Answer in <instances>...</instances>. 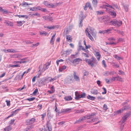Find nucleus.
Segmentation results:
<instances>
[{"label":"nucleus","instance_id":"f257e3e1","mask_svg":"<svg viewBox=\"0 0 131 131\" xmlns=\"http://www.w3.org/2000/svg\"><path fill=\"white\" fill-rule=\"evenodd\" d=\"M51 63L50 62H48L46 63L45 64H44L43 66L42 64H40L39 67V70L38 72L37 77L39 78L41 75V73L45 71L49 67V66Z\"/></svg>","mask_w":131,"mask_h":131},{"label":"nucleus","instance_id":"f03ea898","mask_svg":"<svg viewBox=\"0 0 131 131\" xmlns=\"http://www.w3.org/2000/svg\"><path fill=\"white\" fill-rule=\"evenodd\" d=\"M131 114V112H129L126 113L122 117L121 120L119 122L121 123L120 128L121 130L123 129L124 126V123L126 120V118L129 117Z\"/></svg>","mask_w":131,"mask_h":131},{"label":"nucleus","instance_id":"7ed1b4c3","mask_svg":"<svg viewBox=\"0 0 131 131\" xmlns=\"http://www.w3.org/2000/svg\"><path fill=\"white\" fill-rule=\"evenodd\" d=\"M85 62L87 63L89 65L92 67L96 66L97 64V62L96 59L93 57H92L90 59H85Z\"/></svg>","mask_w":131,"mask_h":131},{"label":"nucleus","instance_id":"20e7f679","mask_svg":"<svg viewBox=\"0 0 131 131\" xmlns=\"http://www.w3.org/2000/svg\"><path fill=\"white\" fill-rule=\"evenodd\" d=\"M95 115L94 113H91L90 116L87 117V122L89 123L97 121L98 118L94 117V116Z\"/></svg>","mask_w":131,"mask_h":131},{"label":"nucleus","instance_id":"39448f33","mask_svg":"<svg viewBox=\"0 0 131 131\" xmlns=\"http://www.w3.org/2000/svg\"><path fill=\"white\" fill-rule=\"evenodd\" d=\"M128 101L126 100L125 102L122 104L123 107L122 108H121L116 111L117 114H119L122 112L124 110L129 109V107L127 105V103Z\"/></svg>","mask_w":131,"mask_h":131},{"label":"nucleus","instance_id":"423d86ee","mask_svg":"<svg viewBox=\"0 0 131 131\" xmlns=\"http://www.w3.org/2000/svg\"><path fill=\"white\" fill-rule=\"evenodd\" d=\"M110 24L113 26H117L118 27L120 26L122 24V21L120 20H117L114 19L111 20L110 22Z\"/></svg>","mask_w":131,"mask_h":131},{"label":"nucleus","instance_id":"0eeeda50","mask_svg":"<svg viewBox=\"0 0 131 131\" xmlns=\"http://www.w3.org/2000/svg\"><path fill=\"white\" fill-rule=\"evenodd\" d=\"M35 121L36 119L34 118H33L27 119L26 122L27 125H30L33 124Z\"/></svg>","mask_w":131,"mask_h":131},{"label":"nucleus","instance_id":"6e6552de","mask_svg":"<svg viewBox=\"0 0 131 131\" xmlns=\"http://www.w3.org/2000/svg\"><path fill=\"white\" fill-rule=\"evenodd\" d=\"M51 127L49 122H48L46 124V127L44 129V131H52Z\"/></svg>","mask_w":131,"mask_h":131},{"label":"nucleus","instance_id":"1a4fd4ad","mask_svg":"<svg viewBox=\"0 0 131 131\" xmlns=\"http://www.w3.org/2000/svg\"><path fill=\"white\" fill-rule=\"evenodd\" d=\"M85 32L86 33V36L88 37L92 41L94 40V39L93 37L90 34L88 31V28H86L85 29Z\"/></svg>","mask_w":131,"mask_h":131},{"label":"nucleus","instance_id":"9d476101","mask_svg":"<svg viewBox=\"0 0 131 131\" xmlns=\"http://www.w3.org/2000/svg\"><path fill=\"white\" fill-rule=\"evenodd\" d=\"M20 110V108L17 109L14 111H13L11 113V114L9 115L8 117H7V118H8L10 117L13 116L14 115H15L17 114L18 111Z\"/></svg>","mask_w":131,"mask_h":131},{"label":"nucleus","instance_id":"9b49d317","mask_svg":"<svg viewBox=\"0 0 131 131\" xmlns=\"http://www.w3.org/2000/svg\"><path fill=\"white\" fill-rule=\"evenodd\" d=\"M73 76L74 79L76 81H80V79L78 75L74 71L73 72Z\"/></svg>","mask_w":131,"mask_h":131},{"label":"nucleus","instance_id":"f8f14e48","mask_svg":"<svg viewBox=\"0 0 131 131\" xmlns=\"http://www.w3.org/2000/svg\"><path fill=\"white\" fill-rule=\"evenodd\" d=\"M3 51H4L5 52H7L12 53H15L17 52V51L13 49H8L7 50H3Z\"/></svg>","mask_w":131,"mask_h":131},{"label":"nucleus","instance_id":"ddd939ff","mask_svg":"<svg viewBox=\"0 0 131 131\" xmlns=\"http://www.w3.org/2000/svg\"><path fill=\"white\" fill-rule=\"evenodd\" d=\"M21 56H22L21 54H17L10 55L9 56V57L11 58H20L21 57Z\"/></svg>","mask_w":131,"mask_h":131},{"label":"nucleus","instance_id":"4468645a","mask_svg":"<svg viewBox=\"0 0 131 131\" xmlns=\"http://www.w3.org/2000/svg\"><path fill=\"white\" fill-rule=\"evenodd\" d=\"M72 108H67L66 109H62L61 110V112L62 113H67L71 112Z\"/></svg>","mask_w":131,"mask_h":131},{"label":"nucleus","instance_id":"2eb2a0df","mask_svg":"<svg viewBox=\"0 0 131 131\" xmlns=\"http://www.w3.org/2000/svg\"><path fill=\"white\" fill-rule=\"evenodd\" d=\"M86 119V117L85 116L82 117L80 118L78 120H77L75 122L74 124L76 123H79L83 121L85 119Z\"/></svg>","mask_w":131,"mask_h":131},{"label":"nucleus","instance_id":"dca6fc26","mask_svg":"<svg viewBox=\"0 0 131 131\" xmlns=\"http://www.w3.org/2000/svg\"><path fill=\"white\" fill-rule=\"evenodd\" d=\"M56 34H54L51 37L50 42V44L52 45H53L55 39Z\"/></svg>","mask_w":131,"mask_h":131},{"label":"nucleus","instance_id":"f3484780","mask_svg":"<svg viewBox=\"0 0 131 131\" xmlns=\"http://www.w3.org/2000/svg\"><path fill=\"white\" fill-rule=\"evenodd\" d=\"M95 55L97 60L99 61L100 60L101 57V55L100 53L98 51L95 52Z\"/></svg>","mask_w":131,"mask_h":131},{"label":"nucleus","instance_id":"a211bd4d","mask_svg":"<svg viewBox=\"0 0 131 131\" xmlns=\"http://www.w3.org/2000/svg\"><path fill=\"white\" fill-rule=\"evenodd\" d=\"M75 93V98L76 100H78L79 99L81 98V97H80L81 95L79 94L78 92L76 91Z\"/></svg>","mask_w":131,"mask_h":131},{"label":"nucleus","instance_id":"6ab92c4d","mask_svg":"<svg viewBox=\"0 0 131 131\" xmlns=\"http://www.w3.org/2000/svg\"><path fill=\"white\" fill-rule=\"evenodd\" d=\"M33 127V125L28 126L24 130V131H33V130L32 129Z\"/></svg>","mask_w":131,"mask_h":131},{"label":"nucleus","instance_id":"aec40b11","mask_svg":"<svg viewBox=\"0 0 131 131\" xmlns=\"http://www.w3.org/2000/svg\"><path fill=\"white\" fill-rule=\"evenodd\" d=\"M4 23L8 26H13V22L6 20H5Z\"/></svg>","mask_w":131,"mask_h":131},{"label":"nucleus","instance_id":"412c9836","mask_svg":"<svg viewBox=\"0 0 131 131\" xmlns=\"http://www.w3.org/2000/svg\"><path fill=\"white\" fill-rule=\"evenodd\" d=\"M91 92L92 94L95 95H97L99 93L97 90L94 89L91 90Z\"/></svg>","mask_w":131,"mask_h":131},{"label":"nucleus","instance_id":"4be33fe9","mask_svg":"<svg viewBox=\"0 0 131 131\" xmlns=\"http://www.w3.org/2000/svg\"><path fill=\"white\" fill-rule=\"evenodd\" d=\"M0 11L1 12H2V13L3 14H6L9 13L7 11V10L6 9H3L1 7H0Z\"/></svg>","mask_w":131,"mask_h":131},{"label":"nucleus","instance_id":"5701e85b","mask_svg":"<svg viewBox=\"0 0 131 131\" xmlns=\"http://www.w3.org/2000/svg\"><path fill=\"white\" fill-rule=\"evenodd\" d=\"M65 100L66 101H69L71 100L72 99V97L70 96H66L64 98Z\"/></svg>","mask_w":131,"mask_h":131},{"label":"nucleus","instance_id":"b1692460","mask_svg":"<svg viewBox=\"0 0 131 131\" xmlns=\"http://www.w3.org/2000/svg\"><path fill=\"white\" fill-rule=\"evenodd\" d=\"M85 51L86 53H85L84 52H83L82 53V54L85 57H89V56L88 55L89 51L87 50L84 51Z\"/></svg>","mask_w":131,"mask_h":131},{"label":"nucleus","instance_id":"393cba45","mask_svg":"<svg viewBox=\"0 0 131 131\" xmlns=\"http://www.w3.org/2000/svg\"><path fill=\"white\" fill-rule=\"evenodd\" d=\"M17 24V25L18 26H21L23 24L25 23V21H19L16 22Z\"/></svg>","mask_w":131,"mask_h":131},{"label":"nucleus","instance_id":"a878e982","mask_svg":"<svg viewBox=\"0 0 131 131\" xmlns=\"http://www.w3.org/2000/svg\"><path fill=\"white\" fill-rule=\"evenodd\" d=\"M67 68V66H63L61 68L60 67L59 69V72H62L63 70H65Z\"/></svg>","mask_w":131,"mask_h":131},{"label":"nucleus","instance_id":"bb28decb","mask_svg":"<svg viewBox=\"0 0 131 131\" xmlns=\"http://www.w3.org/2000/svg\"><path fill=\"white\" fill-rule=\"evenodd\" d=\"M72 51V50L71 49H68L64 51L63 53L64 54H69L71 53Z\"/></svg>","mask_w":131,"mask_h":131},{"label":"nucleus","instance_id":"cd10ccee","mask_svg":"<svg viewBox=\"0 0 131 131\" xmlns=\"http://www.w3.org/2000/svg\"><path fill=\"white\" fill-rule=\"evenodd\" d=\"M97 0H92V3L94 7H96L97 3Z\"/></svg>","mask_w":131,"mask_h":131},{"label":"nucleus","instance_id":"c85d7f7f","mask_svg":"<svg viewBox=\"0 0 131 131\" xmlns=\"http://www.w3.org/2000/svg\"><path fill=\"white\" fill-rule=\"evenodd\" d=\"M87 98L88 99L92 100H94L95 99V97L90 95H88L87 96Z\"/></svg>","mask_w":131,"mask_h":131},{"label":"nucleus","instance_id":"c756f323","mask_svg":"<svg viewBox=\"0 0 131 131\" xmlns=\"http://www.w3.org/2000/svg\"><path fill=\"white\" fill-rule=\"evenodd\" d=\"M54 3V4L50 3H49L48 7L51 8H53L55 7Z\"/></svg>","mask_w":131,"mask_h":131},{"label":"nucleus","instance_id":"7c9ffc66","mask_svg":"<svg viewBox=\"0 0 131 131\" xmlns=\"http://www.w3.org/2000/svg\"><path fill=\"white\" fill-rule=\"evenodd\" d=\"M113 56L114 58L116 59L117 60H120L123 59L122 57H119L116 55H114Z\"/></svg>","mask_w":131,"mask_h":131},{"label":"nucleus","instance_id":"2f4dec72","mask_svg":"<svg viewBox=\"0 0 131 131\" xmlns=\"http://www.w3.org/2000/svg\"><path fill=\"white\" fill-rule=\"evenodd\" d=\"M78 50L79 51L80 50H81L84 51L86 50L83 46L80 45L79 46V48L78 49Z\"/></svg>","mask_w":131,"mask_h":131},{"label":"nucleus","instance_id":"473e14b6","mask_svg":"<svg viewBox=\"0 0 131 131\" xmlns=\"http://www.w3.org/2000/svg\"><path fill=\"white\" fill-rule=\"evenodd\" d=\"M48 80L50 82H52V78L50 77H46L45 79V80Z\"/></svg>","mask_w":131,"mask_h":131},{"label":"nucleus","instance_id":"72a5a7b5","mask_svg":"<svg viewBox=\"0 0 131 131\" xmlns=\"http://www.w3.org/2000/svg\"><path fill=\"white\" fill-rule=\"evenodd\" d=\"M66 38L67 40L68 41H70V42H71L72 41V39L71 38V36L69 35H67V36Z\"/></svg>","mask_w":131,"mask_h":131},{"label":"nucleus","instance_id":"f704fd0d","mask_svg":"<svg viewBox=\"0 0 131 131\" xmlns=\"http://www.w3.org/2000/svg\"><path fill=\"white\" fill-rule=\"evenodd\" d=\"M82 60L79 58H76L73 60V62L74 63H76L77 62H79L80 61H82Z\"/></svg>","mask_w":131,"mask_h":131},{"label":"nucleus","instance_id":"c9c22d12","mask_svg":"<svg viewBox=\"0 0 131 131\" xmlns=\"http://www.w3.org/2000/svg\"><path fill=\"white\" fill-rule=\"evenodd\" d=\"M84 111V109H81L80 110H77L75 112L76 113H81L83 112Z\"/></svg>","mask_w":131,"mask_h":131},{"label":"nucleus","instance_id":"e433bc0d","mask_svg":"<svg viewBox=\"0 0 131 131\" xmlns=\"http://www.w3.org/2000/svg\"><path fill=\"white\" fill-rule=\"evenodd\" d=\"M112 29H113V28H109L106 30H105V33H109L110 32V31H111Z\"/></svg>","mask_w":131,"mask_h":131},{"label":"nucleus","instance_id":"4c0bfd02","mask_svg":"<svg viewBox=\"0 0 131 131\" xmlns=\"http://www.w3.org/2000/svg\"><path fill=\"white\" fill-rule=\"evenodd\" d=\"M108 40L110 42H113V41H115L116 39L114 38L113 37H111L108 39Z\"/></svg>","mask_w":131,"mask_h":131},{"label":"nucleus","instance_id":"58836bf2","mask_svg":"<svg viewBox=\"0 0 131 131\" xmlns=\"http://www.w3.org/2000/svg\"><path fill=\"white\" fill-rule=\"evenodd\" d=\"M17 16H18L19 18H21V17H25L26 19H27L28 16H27L26 15H18Z\"/></svg>","mask_w":131,"mask_h":131},{"label":"nucleus","instance_id":"ea45409f","mask_svg":"<svg viewBox=\"0 0 131 131\" xmlns=\"http://www.w3.org/2000/svg\"><path fill=\"white\" fill-rule=\"evenodd\" d=\"M85 6L86 7H89L90 9H91V5L90 3H86L85 5ZM92 8H91V9H92Z\"/></svg>","mask_w":131,"mask_h":131},{"label":"nucleus","instance_id":"a19ab883","mask_svg":"<svg viewBox=\"0 0 131 131\" xmlns=\"http://www.w3.org/2000/svg\"><path fill=\"white\" fill-rule=\"evenodd\" d=\"M107 109L108 108L107 105L105 104H104L103 106V110H105V111H106L107 110Z\"/></svg>","mask_w":131,"mask_h":131},{"label":"nucleus","instance_id":"79ce46f5","mask_svg":"<svg viewBox=\"0 0 131 131\" xmlns=\"http://www.w3.org/2000/svg\"><path fill=\"white\" fill-rule=\"evenodd\" d=\"M60 76L59 75L58 76H56L53 78H52V81L56 80Z\"/></svg>","mask_w":131,"mask_h":131},{"label":"nucleus","instance_id":"37998d69","mask_svg":"<svg viewBox=\"0 0 131 131\" xmlns=\"http://www.w3.org/2000/svg\"><path fill=\"white\" fill-rule=\"evenodd\" d=\"M23 42L25 43H26L27 44L31 43H32V42H31L29 40H25V41H24Z\"/></svg>","mask_w":131,"mask_h":131},{"label":"nucleus","instance_id":"c03bdc74","mask_svg":"<svg viewBox=\"0 0 131 131\" xmlns=\"http://www.w3.org/2000/svg\"><path fill=\"white\" fill-rule=\"evenodd\" d=\"M96 32L95 31H94L93 32H92L91 34H92V35L94 37V38H96Z\"/></svg>","mask_w":131,"mask_h":131},{"label":"nucleus","instance_id":"a18cd8bd","mask_svg":"<svg viewBox=\"0 0 131 131\" xmlns=\"http://www.w3.org/2000/svg\"><path fill=\"white\" fill-rule=\"evenodd\" d=\"M40 35H44L46 36L48 34V33L44 31H42L40 32Z\"/></svg>","mask_w":131,"mask_h":131},{"label":"nucleus","instance_id":"49530a36","mask_svg":"<svg viewBox=\"0 0 131 131\" xmlns=\"http://www.w3.org/2000/svg\"><path fill=\"white\" fill-rule=\"evenodd\" d=\"M110 14L114 17L116 16L115 12H110Z\"/></svg>","mask_w":131,"mask_h":131},{"label":"nucleus","instance_id":"de8ad7c7","mask_svg":"<svg viewBox=\"0 0 131 131\" xmlns=\"http://www.w3.org/2000/svg\"><path fill=\"white\" fill-rule=\"evenodd\" d=\"M31 4H28L27 3L25 2L24 3H23L21 4V6H24V5H31Z\"/></svg>","mask_w":131,"mask_h":131},{"label":"nucleus","instance_id":"09e8293b","mask_svg":"<svg viewBox=\"0 0 131 131\" xmlns=\"http://www.w3.org/2000/svg\"><path fill=\"white\" fill-rule=\"evenodd\" d=\"M49 2L48 1H44L43 4H44L46 6L48 7Z\"/></svg>","mask_w":131,"mask_h":131},{"label":"nucleus","instance_id":"8fccbe9b","mask_svg":"<svg viewBox=\"0 0 131 131\" xmlns=\"http://www.w3.org/2000/svg\"><path fill=\"white\" fill-rule=\"evenodd\" d=\"M106 45H115L116 44V43L114 42H106Z\"/></svg>","mask_w":131,"mask_h":131},{"label":"nucleus","instance_id":"3c124183","mask_svg":"<svg viewBox=\"0 0 131 131\" xmlns=\"http://www.w3.org/2000/svg\"><path fill=\"white\" fill-rule=\"evenodd\" d=\"M35 99V98L34 97H32L30 98H29L27 99L26 100L29 101H33Z\"/></svg>","mask_w":131,"mask_h":131},{"label":"nucleus","instance_id":"603ef678","mask_svg":"<svg viewBox=\"0 0 131 131\" xmlns=\"http://www.w3.org/2000/svg\"><path fill=\"white\" fill-rule=\"evenodd\" d=\"M55 27V26H47V28L48 29H54Z\"/></svg>","mask_w":131,"mask_h":131},{"label":"nucleus","instance_id":"864d4df0","mask_svg":"<svg viewBox=\"0 0 131 131\" xmlns=\"http://www.w3.org/2000/svg\"><path fill=\"white\" fill-rule=\"evenodd\" d=\"M117 78V81H119L120 82H122L123 81V80H122V78L121 77H119V76L117 77H116Z\"/></svg>","mask_w":131,"mask_h":131},{"label":"nucleus","instance_id":"5fc2aeb1","mask_svg":"<svg viewBox=\"0 0 131 131\" xmlns=\"http://www.w3.org/2000/svg\"><path fill=\"white\" fill-rule=\"evenodd\" d=\"M38 89L37 88L33 92L32 94L34 95H35L36 94L37 92H38Z\"/></svg>","mask_w":131,"mask_h":131},{"label":"nucleus","instance_id":"6e6d98bb","mask_svg":"<svg viewBox=\"0 0 131 131\" xmlns=\"http://www.w3.org/2000/svg\"><path fill=\"white\" fill-rule=\"evenodd\" d=\"M62 2H59L58 3H54L55 7H56L58 6H59L61 5L62 4Z\"/></svg>","mask_w":131,"mask_h":131},{"label":"nucleus","instance_id":"4d7b16f0","mask_svg":"<svg viewBox=\"0 0 131 131\" xmlns=\"http://www.w3.org/2000/svg\"><path fill=\"white\" fill-rule=\"evenodd\" d=\"M89 32L91 33L92 32H93L94 31V29L92 27H90L89 28Z\"/></svg>","mask_w":131,"mask_h":131},{"label":"nucleus","instance_id":"13d9d810","mask_svg":"<svg viewBox=\"0 0 131 131\" xmlns=\"http://www.w3.org/2000/svg\"><path fill=\"white\" fill-rule=\"evenodd\" d=\"M102 63L104 66V67L106 68V65L105 63V62L104 60H103L102 61Z\"/></svg>","mask_w":131,"mask_h":131},{"label":"nucleus","instance_id":"bf43d9fd","mask_svg":"<svg viewBox=\"0 0 131 131\" xmlns=\"http://www.w3.org/2000/svg\"><path fill=\"white\" fill-rule=\"evenodd\" d=\"M86 95L85 93H82L81 94V95L80 97L82 98H85Z\"/></svg>","mask_w":131,"mask_h":131},{"label":"nucleus","instance_id":"052dcab7","mask_svg":"<svg viewBox=\"0 0 131 131\" xmlns=\"http://www.w3.org/2000/svg\"><path fill=\"white\" fill-rule=\"evenodd\" d=\"M113 66H115L116 67L118 68L119 67V65L118 64L114 62H112Z\"/></svg>","mask_w":131,"mask_h":131},{"label":"nucleus","instance_id":"680f3d73","mask_svg":"<svg viewBox=\"0 0 131 131\" xmlns=\"http://www.w3.org/2000/svg\"><path fill=\"white\" fill-rule=\"evenodd\" d=\"M82 19L83 18H82L80 20L79 25L80 27H81L82 26Z\"/></svg>","mask_w":131,"mask_h":131},{"label":"nucleus","instance_id":"e2e57ef3","mask_svg":"<svg viewBox=\"0 0 131 131\" xmlns=\"http://www.w3.org/2000/svg\"><path fill=\"white\" fill-rule=\"evenodd\" d=\"M116 77H113L112 78H111L110 79V80L111 81V82H112L114 81L115 80V79L116 78Z\"/></svg>","mask_w":131,"mask_h":131},{"label":"nucleus","instance_id":"0e129e2a","mask_svg":"<svg viewBox=\"0 0 131 131\" xmlns=\"http://www.w3.org/2000/svg\"><path fill=\"white\" fill-rule=\"evenodd\" d=\"M105 81H106V82L108 84H110L111 82L110 80H108L107 79H105Z\"/></svg>","mask_w":131,"mask_h":131},{"label":"nucleus","instance_id":"69168bd1","mask_svg":"<svg viewBox=\"0 0 131 131\" xmlns=\"http://www.w3.org/2000/svg\"><path fill=\"white\" fill-rule=\"evenodd\" d=\"M110 75V71H106L105 72V74H104V75Z\"/></svg>","mask_w":131,"mask_h":131},{"label":"nucleus","instance_id":"338daca9","mask_svg":"<svg viewBox=\"0 0 131 131\" xmlns=\"http://www.w3.org/2000/svg\"><path fill=\"white\" fill-rule=\"evenodd\" d=\"M97 98L99 100H102L105 99V98L103 97H102L101 96H99L97 97Z\"/></svg>","mask_w":131,"mask_h":131},{"label":"nucleus","instance_id":"774afa93","mask_svg":"<svg viewBox=\"0 0 131 131\" xmlns=\"http://www.w3.org/2000/svg\"><path fill=\"white\" fill-rule=\"evenodd\" d=\"M89 74V72L85 71L84 73V76H87Z\"/></svg>","mask_w":131,"mask_h":131}]
</instances>
